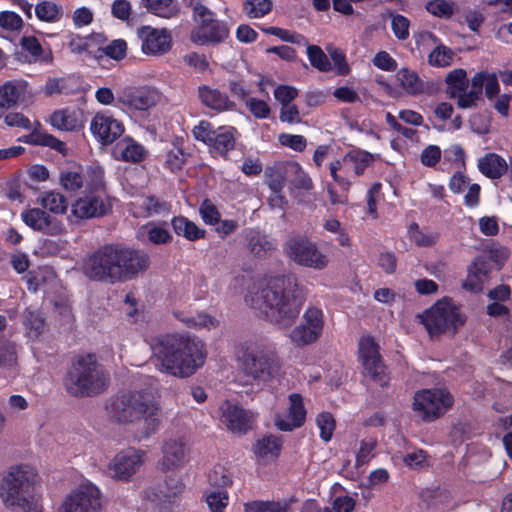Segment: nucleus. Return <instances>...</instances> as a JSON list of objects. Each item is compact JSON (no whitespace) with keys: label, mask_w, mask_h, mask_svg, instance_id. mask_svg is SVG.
<instances>
[{"label":"nucleus","mask_w":512,"mask_h":512,"mask_svg":"<svg viewBox=\"0 0 512 512\" xmlns=\"http://www.w3.org/2000/svg\"><path fill=\"white\" fill-rule=\"evenodd\" d=\"M110 416L119 423L140 425L138 439L155 433L160 424V406L152 392L131 391L114 399L108 406Z\"/></svg>","instance_id":"4"},{"label":"nucleus","mask_w":512,"mask_h":512,"mask_svg":"<svg viewBox=\"0 0 512 512\" xmlns=\"http://www.w3.org/2000/svg\"><path fill=\"white\" fill-rule=\"evenodd\" d=\"M247 250L257 258H265L270 255L276 245L273 239L259 230H247L245 233Z\"/></svg>","instance_id":"34"},{"label":"nucleus","mask_w":512,"mask_h":512,"mask_svg":"<svg viewBox=\"0 0 512 512\" xmlns=\"http://www.w3.org/2000/svg\"><path fill=\"white\" fill-rule=\"evenodd\" d=\"M90 131L102 145H109L124 133V125L108 111H100L93 116Z\"/></svg>","instance_id":"23"},{"label":"nucleus","mask_w":512,"mask_h":512,"mask_svg":"<svg viewBox=\"0 0 512 512\" xmlns=\"http://www.w3.org/2000/svg\"><path fill=\"white\" fill-rule=\"evenodd\" d=\"M375 160L376 155L366 150L352 149L341 158L330 162V176L342 190L348 191L353 180L361 176Z\"/></svg>","instance_id":"9"},{"label":"nucleus","mask_w":512,"mask_h":512,"mask_svg":"<svg viewBox=\"0 0 512 512\" xmlns=\"http://www.w3.org/2000/svg\"><path fill=\"white\" fill-rule=\"evenodd\" d=\"M419 318L431 336L454 334L465 322V316L449 299L439 300Z\"/></svg>","instance_id":"10"},{"label":"nucleus","mask_w":512,"mask_h":512,"mask_svg":"<svg viewBox=\"0 0 512 512\" xmlns=\"http://www.w3.org/2000/svg\"><path fill=\"white\" fill-rule=\"evenodd\" d=\"M479 171L488 178L497 179L507 172L506 160L496 153H488L478 160Z\"/></svg>","instance_id":"36"},{"label":"nucleus","mask_w":512,"mask_h":512,"mask_svg":"<svg viewBox=\"0 0 512 512\" xmlns=\"http://www.w3.org/2000/svg\"><path fill=\"white\" fill-rule=\"evenodd\" d=\"M327 51L329 57L332 61V70L336 72V74L345 76L349 74L350 67L346 60L345 53L339 49L332 46L327 47Z\"/></svg>","instance_id":"54"},{"label":"nucleus","mask_w":512,"mask_h":512,"mask_svg":"<svg viewBox=\"0 0 512 512\" xmlns=\"http://www.w3.org/2000/svg\"><path fill=\"white\" fill-rule=\"evenodd\" d=\"M113 156L117 160L138 163L146 156L145 148L130 137H125L113 148Z\"/></svg>","instance_id":"33"},{"label":"nucleus","mask_w":512,"mask_h":512,"mask_svg":"<svg viewBox=\"0 0 512 512\" xmlns=\"http://www.w3.org/2000/svg\"><path fill=\"white\" fill-rule=\"evenodd\" d=\"M426 10L440 18H450L455 10V5L447 0H432L426 4Z\"/></svg>","instance_id":"61"},{"label":"nucleus","mask_w":512,"mask_h":512,"mask_svg":"<svg viewBox=\"0 0 512 512\" xmlns=\"http://www.w3.org/2000/svg\"><path fill=\"white\" fill-rule=\"evenodd\" d=\"M101 506L100 490L93 483L85 482L65 497L58 512H97Z\"/></svg>","instance_id":"15"},{"label":"nucleus","mask_w":512,"mask_h":512,"mask_svg":"<svg viewBox=\"0 0 512 512\" xmlns=\"http://www.w3.org/2000/svg\"><path fill=\"white\" fill-rule=\"evenodd\" d=\"M145 5L150 12L163 18L171 17L176 11L173 0H145Z\"/></svg>","instance_id":"59"},{"label":"nucleus","mask_w":512,"mask_h":512,"mask_svg":"<svg viewBox=\"0 0 512 512\" xmlns=\"http://www.w3.org/2000/svg\"><path fill=\"white\" fill-rule=\"evenodd\" d=\"M93 178L89 179L83 174L80 167L67 168L60 172L59 181L61 186L68 192H74L82 187H89Z\"/></svg>","instance_id":"38"},{"label":"nucleus","mask_w":512,"mask_h":512,"mask_svg":"<svg viewBox=\"0 0 512 512\" xmlns=\"http://www.w3.org/2000/svg\"><path fill=\"white\" fill-rule=\"evenodd\" d=\"M397 80L406 93L416 95L423 90V83L416 72L402 68L397 72Z\"/></svg>","instance_id":"46"},{"label":"nucleus","mask_w":512,"mask_h":512,"mask_svg":"<svg viewBox=\"0 0 512 512\" xmlns=\"http://www.w3.org/2000/svg\"><path fill=\"white\" fill-rule=\"evenodd\" d=\"M422 497L429 506L435 508H445L451 503L450 493L441 488L427 489L422 493Z\"/></svg>","instance_id":"52"},{"label":"nucleus","mask_w":512,"mask_h":512,"mask_svg":"<svg viewBox=\"0 0 512 512\" xmlns=\"http://www.w3.org/2000/svg\"><path fill=\"white\" fill-rule=\"evenodd\" d=\"M141 237H146L150 243L160 245L169 243L172 240V236L169 231L155 223H147L142 226L139 230Z\"/></svg>","instance_id":"45"},{"label":"nucleus","mask_w":512,"mask_h":512,"mask_svg":"<svg viewBox=\"0 0 512 512\" xmlns=\"http://www.w3.org/2000/svg\"><path fill=\"white\" fill-rule=\"evenodd\" d=\"M285 172L286 176L288 177V182L291 183L295 188L306 191L313 188L312 179L298 162L286 161Z\"/></svg>","instance_id":"42"},{"label":"nucleus","mask_w":512,"mask_h":512,"mask_svg":"<svg viewBox=\"0 0 512 512\" xmlns=\"http://www.w3.org/2000/svg\"><path fill=\"white\" fill-rule=\"evenodd\" d=\"M198 96L206 107L216 111L231 110L235 106L226 94L208 86L199 87Z\"/></svg>","instance_id":"35"},{"label":"nucleus","mask_w":512,"mask_h":512,"mask_svg":"<svg viewBox=\"0 0 512 512\" xmlns=\"http://www.w3.org/2000/svg\"><path fill=\"white\" fill-rule=\"evenodd\" d=\"M229 502L227 491L213 490L206 494V503L211 512H223Z\"/></svg>","instance_id":"60"},{"label":"nucleus","mask_w":512,"mask_h":512,"mask_svg":"<svg viewBox=\"0 0 512 512\" xmlns=\"http://www.w3.org/2000/svg\"><path fill=\"white\" fill-rule=\"evenodd\" d=\"M324 327L323 313L316 307H309L303 314L301 322L287 334L291 343L303 347L315 342Z\"/></svg>","instance_id":"16"},{"label":"nucleus","mask_w":512,"mask_h":512,"mask_svg":"<svg viewBox=\"0 0 512 512\" xmlns=\"http://www.w3.org/2000/svg\"><path fill=\"white\" fill-rule=\"evenodd\" d=\"M184 491L185 484L182 478L172 475L166 478L164 489L149 487L144 490L143 498L152 502L159 512H174Z\"/></svg>","instance_id":"17"},{"label":"nucleus","mask_w":512,"mask_h":512,"mask_svg":"<svg viewBox=\"0 0 512 512\" xmlns=\"http://www.w3.org/2000/svg\"><path fill=\"white\" fill-rule=\"evenodd\" d=\"M129 211L139 218L166 215L170 212V204L154 196H139L129 203Z\"/></svg>","instance_id":"31"},{"label":"nucleus","mask_w":512,"mask_h":512,"mask_svg":"<svg viewBox=\"0 0 512 512\" xmlns=\"http://www.w3.org/2000/svg\"><path fill=\"white\" fill-rule=\"evenodd\" d=\"M306 53L312 67L320 72L332 71V63L321 47L317 45H306Z\"/></svg>","instance_id":"49"},{"label":"nucleus","mask_w":512,"mask_h":512,"mask_svg":"<svg viewBox=\"0 0 512 512\" xmlns=\"http://www.w3.org/2000/svg\"><path fill=\"white\" fill-rule=\"evenodd\" d=\"M149 266L148 256L138 250L106 245L85 258L83 273L91 280L116 284L135 278Z\"/></svg>","instance_id":"1"},{"label":"nucleus","mask_w":512,"mask_h":512,"mask_svg":"<svg viewBox=\"0 0 512 512\" xmlns=\"http://www.w3.org/2000/svg\"><path fill=\"white\" fill-rule=\"evenodd\" d=\"M189 461V447L182 436L166 439L162 445V457L158 468L162 472H172L182 468Z\"/></svg>","instance_id":"21"},{"label":"nucleus","mask_w":512,"mask_h":512,"mask_svg":"<svg viewBox=\"0 0 512 512\" xmlns=\"http://www.w3.org/2000/svg\"><path fill=\"white\" fill-rule=\"evenodd\" d=\"M317 427L320 430V438L328 442L333 436L336 427L335 419L329 412H322L316 418Z\"/></svg>","instance_id":"58"},{"label":"nucleus","mask_w":512,"mask_h":512,"mask_svg":"<svg viewBox=\"0 0 512 512\" xmlns=\"http://www.w3.org/2000/svg\"><path fill=\"white\" fill-rule=\"evenodd\" d=\"M446 92L451 98L457 99V105L462 109L472 108L473 106H464L462 99L470 94L468 88L467 73L464 69H454L450 71L445 79Z\"/></svg>","instance_id":"32"},{"label":"nucleus","mask_w":512,"mask_h":512,"mask_svg":"<svg viewBox=\"0 0 512 512\" xmlns=\"http://www.w3.org/2000/svg\"><path fill=\"white\" fill-rule=\"evenodd\" d=\"M48 122L59 131H79L83 127L82 111L76 107L59 108L50 114Z\"/></svg>","instance_id":"30"},{"label":"nucleus","mask_w":512,"mask_h":512,"mask_svg":"<svg viewBox=\"0 0 512 512\" xmlns=\"http://www.w3.org/2000/svg\"><path fill=\"white\" fill-rule=\"evenodd\" d=\"M174 232L189 241H196L204 237L205 231L200 229L193 221L183 216L174 217L171 221Z\"/></svg>","instance_id":"43"},{"label":"nucleus","mask_w":512,"mask_h":512,"mask_svg":"<svg viewBox=\"0 0 512 512\" xmlns=\"http://www.w3.org/2000/svg\"><path fill=\"white\" fill-rule=\"evenodd\" d=\"M359 359L363 365L364 373L371 377L378 385L385 386L389 377L381 362L378 346L370 336H364L359 341Z\"/></svg>","instance_id":"19"},{"label":"nucleus","mask_w":512,"mask_h":512,"mask_svg":"<svg viewBox=\"0 0 512 512\" xmlns=\"http://www.w3.org/2000/svg\"><path fill=\"white\" fill-rule=\"evenodd\" d=\"M173 314L179 321L192 329L210 330L216 328L219 324L213 316L204 312H200L195 315H187L182 311H175Z\"/></svg>","instance_id":"40"},{"label":"nucleus","mask_w":512,"mask_h":512,"mask_svg":"<svg viewBox=\"0 0 512 512\" xmlns=\"http://www.w3.org/2000/svg\"><path fill=\"white\" fill-rule=\"evenodd\" d=\"M196 26L191 33V40L198 45L219 43L225 40L229 29L223 21L216 19L215 14L201 2L193 5Z\"/></svg>","instance_id":"11"},{"label":"nucleus","mask_w":512,"mask_h":512,"mask_svg":"<svg viewBox=\"0 0 512 512\" xmlns=\"http://www.w3.org/2000/svg\"><path fill=\"white\" fill-rule=\"evenodd\" d=\"M141 41V50L145 55L160 56L166 54L172 45V38L166 29L142 26L137 31Z\"/></svg>","instance_id":"24"},{"label":"nucleus","mask_w":512,"mask_h":512,"mask_svg":"<svg viewBox=\"0 0 512 512\" xmlns=\"http://www.w3.org/2000/svg\"><path fill=\"white\" fill-rule=\"evenodd\" d=\"M38 203L42 206L43 209H46L53 214H64L68 207L65 196L56 191L43 193L38 198Z\"/></svg>","instance_id":"44"},{"label":"nucleus","mask_w":512,"mask_h":512,"mask_svg":"<svg viewBox=\"0 0 512 512\" xmlns=\"http://www.w3.org/2000/svg\"><path fill=\"white\" fill-rule=\"evenodd\" d=\"M146 452L130 448L114 456L108 465L109 474L118 480L129 481L145 462Z\"/></svg>","instance_id":"20"},{"label":"nucleus","mask_w":512,"mask_h":512,"mask_svg":"<svg viewBox=\"0 0 512 512\" xmlns=\"http://www.w3.org/2000/svg\"><path fill=\"white\" fill-rule=\"evenodd\" d=\"M109 377L97 362L95 355H80L73 362L65 385L74 396H91L102 392L108 385Z\"/></svg>","instance_id":"7"},{"label":"nucleus","mask_w":512,"mask_h":512,"mask_svg":"<svg viewBox=\"0 0 512 512\" xmlns=\"http://www.w3.org/2000/svg\"><path fill=\"white\" fill-rule=\"evenodd\" d=\"M485 89V94L489 99L497 96L499 92V84L497 77L494 73L479 72L471 79L470 94L466 98L462 99L464 106H475L482 90Z\"/></svg>","instance_id":"28"},{"label":"nucleus","mask_w":512,"mask_h":512,"mask_svg":"<svg viewBox=\"0 0 512 512\" xmlns=\"http://www.w3.org/2000/svg\"><path fill=\"white\" fill-rule=\"evenodd\" d=\"M17 361V345L5 339H0V367H11Z\"/></svg>","instance_id":"56"},{"label":"nucleus","mask_w":512,"mask_h":512,"mask_svg":"<svg viewBox=\"0 0 512 512\" xmlns=\"http://www.w3.org/2000/svg\"><path fill=\"white\" fill-rule=\"evenodd\" d=\"M285 252L291 260L304 267L322 270L328 265L327 256L318 249L314 242L305 237L288 240Z\"/></svg>","instance_id":"14"},{"label":"nucleus","mask_w":512,"mask_h":512,"mask_svg":"<svg viewBox=\"0 0 512 512\" xmlns=\"http://www.w3.org/2000/svg\"><path fill=\"white\" fill-rule=\"evenodd\" d=\"M453 404L452 395L443 388L423 389L414 396L413 410L426 420L443 415Z\"/></svg>","instance_id":"13"},{"label":"nucleus","mask_w":512,"mask_h":512,"mask_svg":"<svg viewBox=\"0 0 512 512\" xmlns=\"http://www.w3.org/2000/svg\"><path fill=\"white\" fill-rule=\"evenodd\" d=\"M36 17L43 22L55 23L62 17V9L51 1H42L35 6Z\"/></svg>","instance_id":"48"},{"label":"nucleus","mask_w":512,"mask_h":512,"mask_svg":"<svg viewBox=\"0 0 512 512\" xmlns=\"http://www.w3.org/2000/svg\"><path fill=\"white\" fill-rule=\"evenodd\" d=\"M281 450L280 439L273 435H266L256 441L253 446L254 454L263 460L276 458Z\"/></svg>","instance_id":"41"},{"label":"nucleus","mask_w":512,"mask_h":512,"mask_svg":"<svg viewBox=\"0 0 512 512\" xmlns=\"http://www.w3.org/2000/svg\"><path fill=\"white\" fill-rule=\"evenodd\" d=\"M93 179L71 204V214L77 219L101 217L111 212L114 199L109 196L104 187L101 168H95Z\"/></svg>","instance_id":"8"},{"label":"nucleus","mask_w":512,"mask_h":512,"mask_svg":"<svg viewBox=\"0 0 512 512\" xmlns=\"http://www.w3.org/2000/svg\"><path fill=\"white\" fill-rule=\"evenodd\" d=\"M160 101L157 90L147 87H126L117 93L116 108L125 113L144 112L154 107Z\"/></svg>","instance_id":"18"},{"label":"nucleus","mask_w":512,"mask_h":512,"mask_svg":"<svg viewBox=\"0 0 512 512\" xmlns=\"http://www.w3.org/2000/svg\"><path fill=\"white\" fill-rule=\"evenodd\" d=\"M235 359L242 372L259 384H266L279 372V362L263 339H248L235 347Z\"/></svg>","instance_id":"5"},{"label":"nucleus","mask_w":512,"mask_h":512,"mask_svg":"<svg viewBox=\"0 0 512 512\" xmlns=\"http://www.w3.org/2000/svg\"><path fill=\"white\" fill-rule=\"evenodd\" d=\"M32 99L33 93L25 80L7 81L0 86V118L4 110L17 105H28Z\"/></svg>","instance_id":"25"},{"label":"nucleus","mask_w":512,"mask_h":512,"mask_svg":"<svg viewBox=\"0 0 512 512\" xmlns=\"http://www.w3.org/2000/svg\"><path fill=\"white\" fill-rule=\"evenodd\" d=\"M211 485L221 488H227L232 485V474L230 471L222 466L215 465L208 475Z\"/></svg>","instance_id":"57"},{"label":"nucleus","mask_w":512,"mask_h":512,"mask_svg":"<svg viewBox=\"0 0 512 512\" xmlns=\"http://www.w3.org/2000/svg\"><path fill=\"white\" fill-rule=\"evenodd\" d=\"M442 150L439 146L430 144L426 146L420 153V162L425 167H435L440 161Z\"/></svg>","instance_id":"64"},{"label":"nucleus","mask_w":512,"mask_h":512,"mask_svg":"<svg viewBox=\"0 0 512 512\" xmlns=\"http://www.w3.org/2000/svg\"><path fill=\"white\" fill-rule=\"evenodd\" d=\"M219 419L234 433H245L252 428L255 414L232 401H223L219 406Z\"/></svg>","instance_id":"22"},{"label":"nucleus","mask_w":512,"mask_h":512,"mask_svg":"<svg viewBox=\"0 0 512 512\" xmlns=\"http://www.w3.org/2000/svg\"><path fill=\"white\" fill-rule=\"evenodd\" d=\"M36 469L29 464L11 466L0 483V497L9 509L29 508L35 501Z\"/></svg>","instance_id":"6"},{"label":"nucleus","mask_w":512,"mask_h":512,"mask_svg":"<svg viewBox=\"0 0 512 512\" xmlns=\"http://www.w3.org/2000/svg\"><path fill=\"white\" fill-rule=\"evenodd\" d=\"M391 28L395 37L399 40H406L409 37L410 21L403 15L391 14Z\"/></svg>","instance_id":"63"},{"label":"nucleus","mask_w":512,"mask_h":512,"mask_svg":"<svg viewBox=\"0 0 512 512\" xmlns=\"http://www.w3.org/2000/svg\"><path fill=\"white\" fill-rule=\"evenodd\" d=\"M306 413L303 397L298 393H292L288 396L287 411L277 413L274 424L281 431H293L304 424Z\"/></svg>","instance_id":"26"},{"label":"nucleus","mask_w":512,"mask_h":512,"mask_svg":"<svg viewBox=\"0 0 512 512\" xmlns=\"http://www.w3.org/2000/svg\"><path fill=\"white\" fill-rule=\"evenodd\" d=\"M270 0H244V11L250 18H261L271 11Z\"/></svg>","instance_id":"55"},{"label":"nucleus","mask_w":512,"mask_h":512,"mask_svg":"<svg viewBox=\"0 0 512 512\" xmlns=\"http://www.w3.org/2000/svg\"><path fill=\"white\" fill-rule=\"evenodd\" d=\"M454 52L443 44H437L428 55V63L433 67H447L453 62Z\"/></svg>","instance_id":"50"},{"label":"nucleus","mask_w":512,"mask_h":512,"mask_svg":"<svg viewBox=\"0 0 512 512\" xmlns=\"http://www.w3.org/2000/svg\"><path fill=\"white\" fill-rule=\"evenodd\" d=\"M25 337L32 343L39 341L45 332V321L37 311L26 310L23 315Z\"/></svg>","instance_id":"37"},{"label":"nucleus","mask_w":512,"mask_h":512,"mask_svg":"<svg viewBox=\"0 0 512 512\" xmlns=\"http://www.w3.org/2000/svg\"><path fill=\"white\" fill-rule=\"evenodd\" d=\"M4 122L9 127H16L27 131H32L29 135L21 138L25 143L40 144V145H52L56 142V139L50 135H41L37 132V128L40 127L38 121L31 122L22 113L14 112L8 113L4 117Z\"/></svg>","instance_id":"29"},{"label":"nucleus","mask_w":512,"mask_h":512,"mask_svg":"<svg viewBox=\"0 0 512 512\" xmlns=\"http://www.w3.org/2000/svg\"><path fill=\"white\" fill-rule=\"evenodd\" d=\"M285 277H269L254 283L245 301L281 328L290 327L300 313V302L287 292Z\"/></svg>","instance_id":"3"},{"label":"nucleus","mask_w":512,"mask_h":512,"mask_svg":"<svg viewBox=\"0 0 512 512\" xmlns=\"http://www.w3.org/2000/svg\"><path fill=\"white\" fill-rule=\"evenodd\" d=\"M23 222L33 230L48 235L61 234L65 227L62 221L51 217L40 208H31L21 213Z\"/></svg>","instance_id":"27"},{"label":"nucleus","mask_w":512,"mask_h":512,"mask_svg":"<svg viewBox=\"0 0 512 512\" xmlns=\"http://www.w3.org/2000/svg\"><path fill=\"white\" fill-rule=\"evenodd\" d=\"M286 161L276 163L266 171L267 185L271 192L282 191L285 183L288 182L286 176Z\"/></svg>","instance_id":"47"},{"label":"nucleus","mask_w":512,"mask_h":512,"mask_svg":"<svg viewBox=\"0 0 512 512\" xmlns=\"http://www.w3.org/2000/svg\"><path fill=\"white\" fill-rule=\"evenodd\" d=\"M279 143L296 152H303L307 146V140L304 136L298 134L281 133L278 135Z\"/></svg>","instance_id":"62"},{"label":"nucleus","mask_w":512,"mask_h":512,"mask_svg":"<svg viewBox=\"0 0 512 512\" xmlns=\"http://www.w3.org/2000/svg\"><path fill=\"white\" fill-rule=\"evenodd\" d=\"M408 236L417 246L428 247L436 243L438 234L435 232L423 231L418 224L412 223L408 228Z\"/></svg>","instance_id":"53"},{"label":"nucleus","mask_w":512,"mask_h":512,"mask_svg":"<svg viewBox=\"0 0 512 512\" xmlns=\"http://www.w3.org/2000/svg\"><path fill=\"white\" fill-rule=\"evenodd\" d=\"M377 446V441L372 438H364L359 443V448L356 451V467H364L366 466L370 460L375 456V449Z\"/></svg>","instance_id":"51"},{"label":"nucleus","mask_w":512,"mask_h":512,"mask_svg":"<svg viewBox=\"0 0 512 512\" xmlns=\"http://www.w3.org/2000/svg\"><path fill=\"white\" fill-rule=\"evenodd\" d=\"M486 276L487 269L484 261L476 259L468 268V274L463 282V288L473 293L482 291Z\"/></svg>","instance_id":"39"},{"label":"nucleus","mask_w":512,"mask_h":512,"mask_svg":"<svg viewBox=\"0 0 512 512\" xmlns=\"http://www.w3.org/2000/svg\"><path fill=\"white\" fill-rule=\"evenodd\" d=\"M153 357L159 371L175 377L193 375L206 359L204 344L185 334H166L152 345Z\"/></svg>","instance_id":"2"},{"label":"nucleus","mask_w":512,"mask_h":512,"mask_svg":"<svg viewBox=\"0 0 512 512\" xmlns=\"http://www.w3.org/2000/svg\"><path fill=\"white\" fill-rule=\"evenodd\" d=\"M192 132L198 141L205 143L213 152L219 155L225 156L235 147L237 131L232 126L213 128L211 123L200 121Z\"/></svg>","instance_id":"12"}]
</instances>
